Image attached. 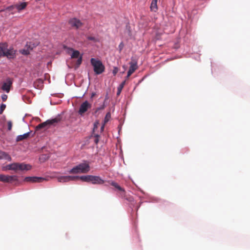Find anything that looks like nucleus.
<instances>
[{"mask_svg":"<svg viewBox=\"0 0 250 250\" xmlns=\"http://www.w3.org/2000/svg\"><path fill=\"white\" fill-rule=\"evenodd\" d=\"M7 43H0V58L6 57L8 59H14L16 57V50L13 48L8 47Z\"/></svg>","mask_w":250,"mask_h":250,"instance_id":"f257e3e1","label":"nucleus"},{"mask_svg":"<svg viewBox=\"0 0 250 250\" xmlns=\"http://www.w3.org/2000/svg\"><path fill=\"white\" fill-rule=\"evenodd\" d=\"M30 168L31 166L29 165L19 163H14L13 164L8 165L3 167L4 170H12L16 171L23 170H28Z\"/></svg>","mask_w":250,"mask_h":250,"instance_id":"f03ea898","label":"nucleus"},{"mask_svg":"<svg viewBox=\"0 0 250 250\" xmlns=\"http://www.w3.org/2000/svg\"><path fill=\"white\" fill-rule=\"evenodd\" d=\"M90 170V167L88 164L81 163L72 168L69 171V173H86Z\"/></svg>","mask_w":250,"mask_h":250,"instance_id":"7ed1b4c3","label":"nucleus"},{"mask_svg":"<svg viewBox=\"0 0 250 250\" xmlns=\"http://www.w3.org/2000/svg\"><path fill=\"white\" fill-rule=\"evenodd\" d=\"M90 62L96 74L99 75L104 72L105 67L101 61L94 58H91Z\"/></svg>","mask_w":250,"mask_h":250,"instance_id":"20e7f679","label":"nucleus"},{"mask_svg":"<svg viewBox=\"0 0 250 250\" xmlns=\"http://www.w3.org/2000/svg\"><path fill=\"white\" fill-rule=\"evenodd\" d=\"M60 121V119L59 118H55L51 120H48L46 122H44L38 125L36 127V131H38L41 129L44 128L47 125H54L55 124L58 123Z\"/></svg>","mask_w":250,"mask_h":250,"instance_id":"39448f33","label":"nucleus"},{"mask_svg":"<svg viewBox=\"0 0 250 250\" xmlns=\"http://www.w3.org/2000/svg\"><path fill=\"white\" fill-rule=\"evenodd\" d=\"M92 104H90L87 101L83 102L80 105L78 113L81 115H83L88 109L91 108Z\"/></svg>","mask_w":250,"mask_h":250,"instance_id":"423d86ee","label":"nucleus"},{"mask_svg":"<svg viewBox=\"0 0 250 250\" xmlns=\"http://www.w3.org/2000/svg\"><path fill=\"white\" fill-rule=\"evenodd\" d=\"M18 181V177L16 175L9 176L0 174V181L6 183H12Z\"/></svg>","mask_w":250,"mask_h":250,"instance_id":"0eeeda50","label":"nucleus"},{"mask_svg":"<svg viewBox=\"0 0 250 250\" xmlns=\"http://www.w3.org/2000/svg\"><path fill=\"white\" fill-rule=\"evenodd\" d=\"M68 24L72 28L76 29H79L83 24L81 21L77 18L70 19L68 21Z\"/></svg>","mask_w":250,"mask_h":250,"instance_id":"6e6552de","label":"nucleus"},{"mask_svg":"<svg viewBox=\"0 0 250 250\" xmlns=\"http://www.w3.org/2000/svg\"><path fill=\"white\" fill-rule=\"evenodd\" d=\"M13 83V80L11 78H7L5 81L3 82L1 86V89L5 91L6 93H9Z\"/></svg>","mask_w":250,"mask_h":250,"instance_id":"1a4fd4ad","label":"nucleus"},{"mask_svg":"<svg viewBox=\"0 0 250 250\" xmlns=\"http://www.w3.org/2000/svg\"><path fill=\"white\" fill-rule=\"evenodd\" d=\"M73 53L71 55V58H78L77 61H76V68H78L80 65L81 64L82 62V57H80V52L78 50H73Z\"/></svg>","mask_w":250,"mask_h":250,"instance_id":"9d476101","label":"nucleus"},{"mask_svg":"<svg viewBox=\"0 0 250 250\" xmlns=\"http://www.w3.org/2000/svg\"><path fill=\"white\" fill-rule=\"evenodd\" d=\"M78 177V176H60L58 178V180L59 182H67L70 181H74Z\"/></svg>","mask_w":250,"mask_h":250,"instance_id":"9b49d317","label":"nucleus"},{"mask_svg":"<svg viewBox=\"0 0 250 250\" xmlns=\"http://www.w3.org/2000/svg\"><path fill=\"white\" fill-rule=\"evenodd\" d=\"M45 180V179L39 177H26L24 178V181L32 183H41Z\"/></svg>","mask_w":250,"mask_h":250,"instance_id":"f8f14e48","label":"nucleus"},{"mask_svg":"<svg viewBox=\"0 0 250 250\" xmlns=\"http://www.w3.org/2000/svg\"><path fill=\"white\" fill-rule=\"evenodd\" d=\"M129 68L127 72H128V75H131L138 69L137 62L135 60H132L129 62Z\"/></svg>","mask_w":250,"mask_h":250,"instance_id":"ddd939ff","label":"nucleus"},{"mask_svg":"<svg viewBox=\"0 0 250 250\" xmlns=\"http://www.w3.org/2000/svg\"><path fill=\"white\" fill-rule=\"evenodd\" d=\"M90 182L94 185H102L104 183V181L100 176L91 175Z\"/></svg>","mask_w":250,"mask_h":250,"instance_id":"4468645a","label":"nucleus"},{"mask_svg":"<svg viewBox=\"0 0 250 250\" xmlns=\"http://www.w3.org/2000/svg\"><path fill=\"white\" fill-rule=\"evenodd\" d=\"M110 184L116 188L117 190H119L121 192V196H124L125 195V190L121 187L116 182L114 181L109 182Z\"/></svg>","mask_w":250,"mask_h":250,"instance_id":"2eb2a0df","label":"nucleus"},{"mask_svg":"<svg viewBox=\"0 0 250 250\" xmlns=\"http://www.w3.org/2000/svg\"><path fill=\"white\" fill-rule=\"evenodd\" d=\"M30 134V132H27L24 133L23 135H18L16 138V141L20 142L21 141L23 140L27 139Z\"/></svg>","mask_w":250,"mask_h":250,"instance_id":"dca6fc26","label":"nucleus"},{"mask_svg":"<svg viewBox=\"0 0 250 250\" xmlns=\"http://www.w3.org/2000/svg\"><path fill=\"white\" fill-rule=\"evenodd\" d=\"M27 3L26 2H23L20 4H17L14 6L18 11H21L26 7Z\"/></svg>","mask_w":250,"mask_h":250,"instance_id":"f3484780","label":"nucleus"},{"mask_svg":"<svg viewBox=\"0 0 250 250\" xmlns=\"http://www.w3.org/2000/svg\"><path fill=\"white\" fill-rule=\"evenodd\" d=\"M91 178V175H84V176H78V177L77 178H76V180L79 179L83 182H90Z\"/></svg>","mask_w":250,"mask_h":250,"instance_id":"a211bd4d","label":"nucleus"},{"mask_svg":"<svg viewBox=\"0 0 250 250\" xmlns=\"http://www.w3.org/2000/svg\"><path fill=\"white\" fill-rule=\"evenodd\" d=\"M157 0H153L151 3L150 8L151 11L154 12H156L158 9L157 7Z\"/></svg>","mask_w":250,"mask_h":250,"instance_id":"6ab92c4d","label":"nucleus"},{"mask_svg":"<svg viewBox=\"0 0 250 250\" xmlns=\"http://www.w3.org/2000/svg\"><path fill=\"white\" fill-rule=\"evenodd\" d=\"M5 159L8 161H11V157L6 153L0 151V159Z\"/></svg>","mask_w":250,"mask_h":250,"instance_id":"aec40b11","label":"nucleus"},{"mask_svg":"<svg viewBox=\"0 0 250 250\" xmlns=\"http://www.w3.org/2000/svg\"><path fill=\"white\" fill-rule=\"evenodd\" d=\"M125 84V81H124L120 84V85L118 87V91H117V93L118 95H119L120 94V93H121L122 89L124 87Z\"/></svg>","mask_w":250,"mask_h":250,"instance_id":"412c9836","label":"nucleus"},{"mask_svg":"<svg viewBox=\"0 0 250 250\" xmlns=\"http://www.w3.org/2000/svg\"><path fill=\"white\" fill-rule=\"evenodd\" d=\"M30 50L27 48H25L23 49H21L20 50V52L24 55H27L30 54Z\"/></svg>","mask_w":250,"mask_h":250,"instance_id":"4be33fe9","label":"nucleus"},{"mask_svg":"<svg viewBox=\"0 0 250 250\" xmlns=\"http://www.w3.org/2000/svg\"><path fill=\"white\" fill-rule=\"evenodd\" d=\"M35 47V45L31 42L27 43L25 46L26 48H27L30 50V51L32 50Z\"/></svg>","mask_w":250,"mask_h":250,"instance_id":"5701e85b","label":"nucleus"},{"mask_svg":"<svg viewBox=\"0 0 250 250\" xmlns=\"http://www.w3.org/2000/svg\"><path fill=\"white\" fill-rule=\"evenodd\" d=\"M110 118H111V114H110V112L107 113L104 117V124H106L109 121Z\"/></svg>","mask_w":250,"mask_h":250,"instance_id":"b1692460","label":"nucleus"},{"mask_svg":"<svg viewBox=\"0 0 250 250\" xmlns=\"http://www.w3.org/2000/svg\"><path fill=\"white\" fill-rule=\"evenodd\" d=\"M6 108V105L5 104H2L0 105V114H1L3 113V111Z\"/></svg>","mask_w":250,"mask_h":250,"instance_id":"393cba45","label":"nucleus"},{"mask_svg":"<svg viewBox=\"0 0 250 250\" xmlns=\"http://www.w3.org/2000/svg\"><path fill=\"white\" fill-rule=\"evenodd\" d=\"M87 39L89 41H92L94 42H97L98 41V40L93 36H87Z\"/></svg>","mask_w":250,"mask_h":250,"instance_id":"a878e982","label":"nucleus"},{"mask_svg":"<svg viewBox=\"0 0 250 250\" xmlns=\"http://www.w3.org/2000/svg\"><path fill=\"white\" fill-rule=\"evenodd\" d=\"M7 125H8V130H11L12 127V122L11 121H9L7 122Z\"/></svg>","mask_w":250,"mask_h":250,"instance_id":"bb28decb","label":"nucleus"},{"mask_svg":"<svg viewBox=\"0 0 250 250\" xmlns=\"http://www.w3.org/2000/svg\"><path fill=\"white\" fill-rule=\"evenodd\" d=\"M118 70H119L117 67H114L113 70L112 71V73L113 74L114 76H115L117 74V73L118 72Z\"/></svg>","mask_w":250,"mask_h":250,"instance_id":"cd10ccee","label":"nucleus"},{"mask_svg":"<svg viewBox=\"0 0 250 250\" xmlns=\"http://www.w3.org/2000/svg\"><path fill=\"white\" fill-rule=\"evenodd\" d=\"M124 47V43L123 42H121L120 43V44L119 45V47H118L119 49L120 52H121L122 50V49H123Z\"/></svg>","mask_w":250,"mask_h":250,"instance_id":"c85d7f7f","label":"nucleus"},{"mask_svg":"<svg viewBox=\"0 0 250 250\" xmlns=\"http://www.w3.org/2000/svg\"><path fill=\"white\" fill-rule=\"evenodd\" d=\"M7 95L6 94H2L1 95V99L3 102H5L7 99Z\"/></svg>","mask_w":250,"mask_h":250,"instance_id":"c756f323","label":"nucleus"},{"mask_svg":"<svg viewBox=\"0 0 250 250\" xmlns=\"http://www.w3.org/2000/svg\"><path fill=\"white\" fill-rule=\"evenodd\" d=\"M99 135H95V139H94V142L95 144H98V142H99Z\"/></svg>","mask_w":250,"mask_h":250,"instance_id":"7c9ffc66","label":"nucleus"},{"mask_svg":"<svg viewBox=\"0 0 250 250\" xmlns=\"http://www.w3.org/2000/svg\"><path fill=\"white\" fill-rule=\"evenodd\" d=\"M105 107V106L104 104H103V105H102L101 107H97L96 109V111L95 112H98L99 110H103L104 108Z\"/></svg>","mask_w":250,"mask_h":250,"instance_id":"2f4dec72","label":"nucleus"},{"mask_svg":"<svg viewBox=\"0 0 250 250\" xmlns=\"http://www.w3.org/2000/svg\"><path fill=\"white\" fill-rule=\"evenodd\" d=\"M104 125H105V124H104H104L101 126V131H103L104 130Z\"/></svg>","mask_w":250,"mask_h":250,"instance_id":"473e14b6","label":"nucleus"},{"mask_svg":"<svg viewBox=\"0 0 250 250\" xmlns=\"http://www.w3.org/2000/svg\"><path fill=\"white\" fill-rule=\"evenodd\" d=\"M96 95V93H94V92H93L92 94H91V98H93Z\"/></svg>","mask_w":250,"mask_h":250,"instance_id":"72a5a7b5","label":"nucleus"},{"mask_svg":"<svg viewBox=\"0 0 250 250\" xmlns=\"http://www.w3.org/2000/svg\"><path fill=\"white\" fill-rule=\"evenodd\" d=\"M130 76H131V75H128V72H127V76H126V77H125V81H126V80H127Z\"/></svg>","mask_w":250,"mask_h":250,"instance_id":"f704fd0d","label":"nucleus"},{"mask_svg":"<svg viewBox=\"0 0 250 250\" xmlns=\"http://www.w3.org/2000/svg\"><path fill=\"white\" fill-rule=\"evenodd\" d=\"M96 127H97V125L96 124H94V128L95 129Z\"/></svg>","mask_w":250,"mask_h":250,"instance_id":"c9c22d12","label":"nucleus"}]
</instances>
